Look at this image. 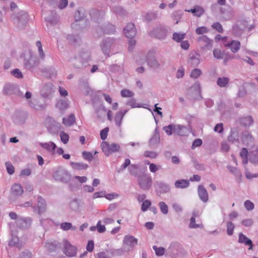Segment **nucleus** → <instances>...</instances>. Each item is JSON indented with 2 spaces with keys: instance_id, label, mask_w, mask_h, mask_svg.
<instances>
[{
  "instance_id": "603ef678",
  "label": "nucleus",
  "mask_w": 258,
  "mask_h": 258,
  "mask_svg": "<svg viewBox=\"0 0 258 258\" xmlns=\"http://www.w3.org/2000/svg\"><path fill=\"white\" fill-rule=\"evenodd\" d=\"M182 14V13L180 11H175L172 14L171 17L173 20L176 21V24L178 23L180 19L181 18Z\"/></svg>"
},
{
  "instance_id": "b1692460",
  "label": "nucleus",
  "mask_w": 258,
  "mask_h": 258,
  "mask_svg": "<svg viewBox=\"0 0 258 258\" xmlns=\"http://www.w3.org/2000/svg\"><path fill=\"white\" fill-rule=\"evenodd\" d=\"M198 191L200 200L203 202L206 203L208 201L209 197L208 192L204 186L202 185H199Z\"/></svg>"
},
{
  "instance_id": "5fc2aeb1",
  "label": "nucleus",
  "mask_w": 258,
  "mask_h": 258,
  "mask_svg": "<svg viewBox=\"0 0 258 258\" xmlns=\"http://www.w3.org/2000/svg\"><path fill=\"white\" fill-rule=\"evenodd\" d=\"M159 208L160 209L161 212L163 214H167L168 212V206L165 204L164 202H160L158 204Z\"/></svg>"
},
{
  "instance_id": "6e6552de",
  "label": "nucleus",
  "mask_w": 258,
  "mask_h": 258,
  "mask_svg": "<svg viewBox=\"0 0 258 258\" xmlns=\"http://www.w3.org/2000/svg\"><path fill=\"white\" fill-rule=\"evenodd\" d=\"M113 42V39L109 37L103 39L100 44V47L102 52L107 56H109L110 48Z\"/></svg>"
},
{
  "instance_id": "c9c22d12",
  "label": "nucleus",
  "mask_w": 258,
  "mask_h": 258,
  "mask_svg": "<svg viewBox=\"0 0 258 258\" xmlns=\"http://www.w3.org/2000/svg\"><path fill=\"white\" fill-rule=\"evenodd\" d=\"M11 193L15 196H21L23 192V189L22 186L20 184H14L11 189Z\"/></svg>"
},
{
  "instance_id": "0eeeda50",
  "label": "nucleus",
  "mask_w": 258,
  "mask_h": 258,
  "mask_svg": "<svg viewBox=\"0 0 258 258\" xmlns=\"http://www.w3.org/2000/svg\"><path fill=\"white\" fill-rule=\"evenodd\" d=\"M181 249V245L177 242H172L166 250L167 254L172 258L177 257Z\"/></svg>"
},
{
  "instance_id": "052dcab7",
  "label": "nucleus",
  "mask_w": 258,
  "mask_h": 258,
  "mask_svg": "<svg viewBox=\"0 0 258 258\" xmlns=\"http://www.w3.org/2000/svg\"><path fill=\"white\" fill-rule=\"evenodd\" d=\"M126 105L130 106L132 108L141 107V106L136 102L135 98H131L126 102Z\"/></svg>"
},
{
  "instance_id": "4468645a",
  "label": "nucleus",
  "mask_w": 258,
  "mask_h": 258,
  "mask_svg": "<svg viewBox=\"0 0 258 258\" xmlns=\"http://www.w3.org/2000/svg\"><path fill=\"white\" fill-rule=\"evenodd\" d=\"M31 219L28 217H19L16 221L17 226L22 229H27L30 227Z\"/></svg>"
},
{
  "instance_id": "2f4dec72",
  "label": "nucleus",
  "mask_w": 258,
  "mask_h": 258,
  "mask_svg": "<svg viewBox=\"0 0 258 258\" xmlns=\"http://www.w3.org/2000/svg\"><path fill=\"white\" fill-rule=\"evenodd\" d=\"M49 13L50 16H48L44 18L45 21L51 25H56L57 23L59 20L58 16L55 13H53L52 11H50Z\"/></svg>"
},
{
  "instance_id": "a18cd8bd",
  "label": "nucleus",
  "mask_w": 258,
  "mask_h": 258,
  "mask_svg": "<svg viewBox=\"0 0 258 258\" xmlns=\"http://www.w3.org/2000/svg\"><path fill=\"white\" fill-rule=\"evenodd\" d=\"M69 61L72 63L74 67L77 69H81L83 67L84 64L81 63V60L80 58L77 59L76 57L73 58H70Z\"/></svg>"
},
{
  "instance_id": "0e129e2a",
  "label": "nucleus",
  "mask_w": 258,
  "mask_h": 258,
  "mask_svg": "<svg viewBox=\"0 0 258 258\" xmlns=\"http://www.w3.org/2000/svg\"><path fill=\"white\" fill-rule=\"evenodd\" d=\"M5 165L6 166L8 173L10 175L13 174L15 172V169L12 163L9 162H6Z\"/></svg>"
},
{
  "instance_id": "f3484780",
  "label": "nucleus",
  "mask_w": 258,
  "mask_h": 258,
  "mask_svg": "<svg viewBox=\"0 0 258 258\" xmlns=\"http://www.w3.org/2000/svg\"><path fill=\"white\" fill-rule=\"evenodd\" d=\"M138 239L133 236L126 235L123 238V243L132 249L138 244Z\"/></svg>"
},
{
  "instance_id": "4d7b16f0",
  "label": "nucleus",
  "mask_w": 258,
  "mask_h": 258,
  "mask_svg": "<svg viewBox=\"0 0 258 258\" xmlns=\"http://www.w3.org/2000/svg\"><path fill=\"white\" fill-rule=\"evenodd\" d=\"M120 94L122 97H132L134 95L133 91L125 89L121 90Z\"/></svg>"
},
{
  "instance_id": "e2e57ef3",
  "label": "nucleus",
  "mask_w": 258,
  "mask_h": 258,
  "mask_svg": "<svg viewBox=\"0 0 258 258\" xmlns=\"http://www.w3.org/2000/svg\"><path fill=\"white\" fill-rule=\"evenodd\" d=\"M208 32L209 29L205 26L198 27L196 30V33L198 35L205 34Z\"/></svg>"
},
{
  "instance_id": "c756f323",
  "label": "nucleus",
  "mask_w": 258,
  "mask_h": 258,
  "mask_svg": "<svg viewBox=\"0 0 258 258\" xmlns=\"http://www.w3.org/2000/svg\"><path fill=\"white\" fill-rule=\"evenodd\" d=\"M188 133V130L185 126L175 124L174 134L180 136H184L187 135Z\"/></svg>"
},
{
  "instance_id": "8fccbe9b",
  "label": "nucleus",
  "mask_w": 258,
  "mask_h": 258,
  "mask_svg": "<svg viewBox=\"0 0 258 258\" xmlns=\"http://www.w3.org/2000/svg\"><path fill=\"white\" fill-rule=\"evenodd\" d=\"M60 228L63 231H68L70 229L72 230H75L77 229L76 226H73L71 223L70 222H63L60 225Z\"/></svg>"
},
{
  "instance_id": "de8ad7c7",
  "label": "nucleus",
  "mask_w": 258,
  "mask_h": 258,
  "mask_svg": "<svg viewBox=\"0 0 258 258\" xmlns=\"http://www.w3.org/2000/svg\"><path fill=\"white\" fill-rule=\"evenodd\" d=\"M70 209L74 211H77L80 207V202L78 199H73L69 203Z\"/></svg>"
},
{
  "instance_id": "680f3d73",
  "label": "nucleus",
  "mask_w": 258,
  "mask_h": 258,
  "mask_svg": "<svg viewBox=\"0 0 258 258\" xmlns=\"http://www.w3.org/2000/svg\"><path fill=\"white\" fill-rule=\"evenodd\" d=\"M60 138L61 141L64 144L68 143L69 140V136L68 134L62 131L60 133Z\"/></svg>"
},
{
  "instance_id": "f8f14e48",
  "label": "nucleus",
  "mask_w": 258,
  "mask_h": 258,
  "mask_svg": "<svg viewBox=\"0 0 258 258\" xmlns=\"http://www.w3.org/2000/svg\"><path fill=\"white\" fill-rule=\"evenodd\" d=\"M27 116L26 112L21 110H17L15 112L13 118L14 121L19 124H23Z\"/></svg>"
},
{
  "instance_id": "5701e85b",
  "label": "nucleus",
  "mask_w": 258,
  "mask_h": 258,
  "mask_svg": "<svg viewBox=\"0 0 258 258\" xmlns=\"http://www.w3.org/2000/svg\"><path fill=\"white\" fill-rule=\"evenodd\" d=\"M240 42L238 40H232L225 44V46L230 48L233 53L238 51L240 48Z\"/></svg>"
},
{
  "instance_id": "58836bf2",
  "label": "nucleus",
  "mask_w": 258,
  "mask_h": 258,
  "mask_svg": "<svg viewBox=\"0 0 258 258\" xmlns=\"http://www.w3.org/2000/svg\"><path fill=\"white\" fill-rule=\"evenodd\" d=\"M75 121L76 117L73 114L70 115L68 118L63 117L62 119V123L66 126H69L72 125Z\"/></svg>"
},
{
  "instance_id": "49530a36",
  "label": "nucleus",
  "mask_w": 258,
  "mask_h": 258,
  "mask_svg": "<svg viewBox=\"0 0 258 258\" xmlns=\"http://www.w3.org/2000/svg\"><path fill=\"white\" fill-rule=\"evenodd\" d=\"M130 173L135 176L138 177L140 175L138 174L139 166L137 164H132L128 168Z\"/></svg>"
},
{
  "instance_id": "dca6fc26",
  "label": "nucleus",
  "mask_w": 258,
  "mask_h": 258,
  "mask_svg": "<svg viewBox=\"0 0 258 258\" xmlns=\"http://www.w3.org/2000/svg\"><path fill=\"white\" fill-rule=\"evenodd\" d=\"M37 202V206H34L33 209L34 211H37L38 214L40 215L45 211L46 204L45 200L41 196L38 197Z\"/></svg>"
},
{
  "instance_id": "ea45409f",
  "label": "nucleus",
  "mask_w": 258,
  "mask_h": 258,
  "mask_svg": "<svg viewBox=\"0 0 258 258\" xmlns=\"http://www.w3.org/2000/svg\"><path fill=\"white\" fill-rule=\"evenodd\" d=\"M70 164L73 168L78 170L86 169L88 167V165L84 163H77L71 162Z\"/></svg>"
},
{
  "instance_id": "09e8293b",
  "label": "nucleus",
  "mask_w": 258,
  "mask_h": 258,
  "mask_svg": "<svg viewBox=\"0 0 258 258\" xmlns=\"http://www.w3.org/2000/svg\"><path fill=\"white\" fill-rule=\"evenodd\" d=\"M229 81L227 77H219L217 80V84L220 87H225Z\"/></svg>"
},
{
  "instance_id": "7ed1b4c3",
  "label": "nucleus",
  "mask_w": 258,
  "mask_h": 258,
  "mask_svg": "<svg viewBox=\"0 0 258 258\" xmlns=\"http://www.w3.org/2000/svg\"><path fill=\"white\" fill-rule=\"evenodd\" d=\"M138 182L141 189L149 190L152 186V179L150 175L143 174L138 176Z\"/></svg>"
},
{
  "instance_id": "cd10ccee",
  "label": "nucleus",
  "mask_w": 258,
  "mask_h": 258,
  "mask_svg": "<svg viewBox=\"0 0 258 258\" xmlns=\"http://www.w3.org/2000/svg\"><path fill=\"white\" fill-rule=\"evenodd\" d=\"M228 141L231 143H239V134L237 128L233 127L231 129V134L228 136Z\"/></svg>"
},
{
  "instance_id": "e433bc0d",
  "label": "nucleus",
  "mask_w": 258,
  "mask_h": 258,
  "mask_svg": "<svg viewBox=\"0 0 258 258\" xmlns=\"http://www.w3.org/2000/svg\"><path fill=\"white\" fill-rule=\"evenodd\" d=\"M174 185L177 188H185L189 186V181L186 179L177 180L175 182Z\"/></svg>"
},
{
  "instance_id": "9d476101",
  "label": "nucleus",
  "mask_w": 258,
  "mask_h": 258,
  "mask_svg": "<svg viewBox=\"0 0 258 258\" xmlns=\"http://www.w3.org/2000/svg\"><path fill=\"white\" fill-rule=\"evenodd\" d=\"M4 93L6 95L18 94L22 96L23 93L19 91L18 86L15 84H6L3 89Z\"/></svg>"
},
{
  "instance_id": "6ab92c4d",
  "label": "nucleus",
  "mask_w": 258,
  "mask_h": 258,
  "mask_svg": "<svg viewBox=\"0 0 258 258\" xmlns=\"http://www.w3.org/2000/svg\"><path fill=\"white\" fill-rule=\"evenodd\" d=\"M15 23L20 28H24L28 21V15L25 13L20 16H17L14 18Z\"/></svg>"
},
{
  "instance_id": "1a4fd4ad",
  "label": "nucleus",
  "mask_w": 258,
  "mask_h": 258,
  "mask_svg": "<svg viewBox=\"0 0 258 258\" xmlns=\"http://www.w3.org/2000/svg\"><path fill=\"white\" fill-rule=\"evenodd\" d=\"M146 61L148 66L153 69H157L160 67V63L156 59L154 52L149 51L146 56Z\"/></svg>"
},
{
  "instance_id": "a878e982",
  "label": "nucleus",
  "mask_w": 258,
  "mask_h": 258,
  "mask_svg": "<svg viewBox=\"0 0 258 258\" xmlns=\"http://www.w3.org/2000/svg\"><path fill=\"white\" fill-rule=\"evenodd\" d=\"M156 190L160 194L166 193L169 191L170 186L164 182H157L156 183Z\"/></svg>"
},
{
  "instance_id": "4c0bfd02",
  "label": "nucleus",
  "mask_w": 258,
  "mask_h": 258,
  "mask_svg": "<svg viewBox=\"0 0 258 258\" xmlns=\"http://www.w3.org/2000/svg\"><path fill=\"white\" fill-rule=\"evenodd\" d=\"M240 122L244 126H249L253 124V119L251 116L248 115L241 118Z\"/></svg>"
},
{
  "instance_id": "f704fd0d",
  "label": "nucleus",
  "mask_w": 258,
  "mask_h": 258,
  "mask_svg": "<svg viewBox=\"0 0 258 258\" xmlns=\"http://www.w3.org/2000/svg\"><path fill=\"white\" fill-rule=\"evenodd\" d=\"M248 159L250 162L253 164L258 163V149L255 148L248 154Z\"/></svg>"
},
{
  "instance_id": "aec40b11",
  "label": "nucleus",
  "mask_w": 258,
  "mask_h": 258,
  "mask_svg": "<svg viewBox=\"0 0 258 258\" xmlns=\"http://www.w3.org/2000/svg\"><path fill=\"white\" fill-rule=\"evenodd\" d=\"M124 33L128 38H132L136 35V29L133 23H130L127 24L123 30Z\"/></svg>"
},
{
  "instance_id": "c85d7f7f",
  "label": "nucleus",
  "mask_w": 258,
  "mask_h": 258,
  "mask_svg": "<svg viewBox=\"0 0 258 258\" xmlns=\"http://www.w3.org/2000/svg\"><path fill=\"white\" fill-rule=\"evenodd\" d=\"M29 105L36 109V110H42L44 109L46 107V105L45 104H41L40 103V102L36 99H33L32 100H30L29 101Z\"/></svg>"
},
{
  "instance_id": "f03ea898",
  "label": "nucleus",
  "mask_w": 258,
  "mask_h": 258,
  "mask_svg": "<svg viewBox=\"0 0 258 258\" xmlns=\"http://www.w3.org/2000/svg\"><path fill=\"white\" fill-rule=\"evenodd\" d=\"M53 177L56 181L67 183L71 180L72 176L64 168L59 166L54 171Z\"/></svg>"
},
{
  "instance_id": "a211bd4d",
  "label": "nucleus",
  "mask_w": 258,
  "mask_h": 258,
  "mask_svg": "<svg viewBox=\"0 0 258 258\" xmlns=\"http://www.w3.org/2000/svg\"><path fill=\"white\" fill-rule=\"evenodd\" d=\"M201 55L196 52H192L189 54L188 63L193 67H197L200 62Z\"/></svg>"
},
{
  "instance_id": "864d4df0",
  "label": "nucleus",
  "mask_w": 258,
  "mask_h": 258,
  "mask_svg": "<svg viewBox=\"0 0 258 258\" xmlns=\"http://www.w3.org/2000/svg\"><path fill=\"white\" fill-rule=\"evenodd\" d=\"M175 128V124H171L169 125L163 127V130L167 134V135L170 136L174 133Z\"/></svg>"
},
{
  "instance_id": "c03bdc74",
  "label": "nucleus",
  "mask_w": 258,
  "mask_h": 258,
  "mask_svg": "<svg viewBox=\"0 0 258 258\" xmlns=\"http://www.w3.org/2000/svg\"><path fill=\"white\" fill-rule=\"evenodd\" d=\"M75 19L76 21H79L84 19L85 11L83 9L78 10L75 14Z\"/></svg>"
},
{
  "instance_id": "ddd939ff",
  "label": "nucleus",
  "mask_w": 258,
  "mask_h": 258,
  "mask_svg": "<svg viewBox=\"0 0 258 258\" xmlns=\"http://www.w3.org/2000/svg\"><path fill=\"white\" fill-rule=\"evenodd\" d=\"M198 41L202 45V48L204 50H210L212 47L213 40L210 39L206 35L199 37Z\"/></svg>"
},
{
  "instance_id": "473e14b6",
  "label": "nucleus",
  "mask_w": 258,
  "mask_h": 258,
  "mask_svg": "<svg viewBox=\"0 0 258 258\" xmlns=\"http://www.w3.org/2000/svg\"><path fill=\"white\" fill-rule=\"evenodd\" d=\"M60 124L52 120L51 124L47 126V129L50 134H56L60 129Z\"/></svg>"
},
{
  "instance_id": "338daca9",
  "label": "nucleus",
  "mask_w": 258,
  "mask_h": 258,
  "mask_svg": "<svg viewBox=\"0 0 258 258\" xmlns=\"http://www.w3.org/2000/svg\"><path fill=\"white\" fill-rule=\"evenodd\" d=\"M213 55L217 59H222L223 57V52L219 49H215L213 50Z\"/></svg>"
},
{
  "instance_id": "2eb2a0df",
  "label": "nucleus",
  "mask_w": 258,
  "mask_h": 258,
  "mask_svg": "<svg viewBox=\"0 0 258 258\" xmlns=\"http://www.w3.org/2000/svg\"><path fill=\"white\" fill-rule=\"evenodd\" d=\"M53 87L52 84L44 85L41 91V96L45 98H50L54 92Z\"/></svg>"
},
{
  "instance_id": "bf43d9fd",
  "label": "nucleus",
  "mask_w": 258,
  "mask_h": 258,
  "mask_svg": "<svg viewBox=\"0 0 258 258\" xmlns=\"http://www.w3.org/2000/svg\"><path fill=\"white\" fill-rule=\"evenodd\" d=\"M112 11L116 14L123 16L125 14V11L121 7L115 6L112 8Z\"/></svg>"
},
{
  "instance_id": "72a5a7b5",
  "label": "nucleus",
  "mask_w": 258,
  "mask_h": 258,
  "mask_svg": "<svg viewBox=\"0 0 258 258\" xmlns=\"http://www.w3.org/2000/svg\"><path fill=\"white\" fill-rule=\"evenodd\" d=\"M127 112V110H120L116 112L115 116V124L118 127H120L121 125V121L124 115Z\"/></svg>"
},
{
  "instance_id": "393cba45",
  "label": "nucleus",
  "mask_w": 258,
  "mask_h": 258,
  "mask_svg": "<svg viewBox=\"0 0 258 258\" xmlns=\"http://www.w3.org/2000/svg\"><path fill=\"white\" fill-rule=\"evenodd\" d=\"M89 13L91 19L97 22H98L99 19H102L104 15L103 12H100L95 9H91Z\"/></svg>"
},
{
  "instance_id": "9b49d317",
  "label": "nucleus",
  "mask_w": 258,
  "mask_h": 258,
  "mask_svg": "<svg viewBox=\"0 0 258 258\" xmlns=\"http://www.w3.org/2000/svg\"><path fill=\"white\" fill-rule=\"evenodd\" d=\"M98 36L100 37L102 34H111L115 31V26L111 24H107L103 27H98L97 28Z\"/></svg>"
},
{
  "instance_id": "4be33fe9",
  "label": "nucleus",
  "mask_w": 258,
  "mask_h": 258,
  "mask_svg": "<svg viewBox=\"0 0 258 258\" xmlns=\"http://www.w3.org/2000/svg\"><path fill=\"white\" fill-rule=\"evenodd\" d=\"M241 140L243 143L247 146H252L254 144L252 136L247 132H243Z\"/></svg>"
},
{
  "instance_id": "f257e3e1",
  "label": "nucleus",
  "mask_w": 258,
  "mask_h": 258,
  "mask_svg": "<svg viewBox=\"0 0 258 258\" xmlns=\"http://www.w3.org/2000/svg\"><path fill=\"white\" fill-rule=\"evenodd\" d=\"M39 63V59L30 52L25 57L24 66L32 72H36L38 69Z\"/></svg>"
},
{
  "instance_id": "3c124183",
  "label": "nucleus",
  "mask_w": 258,
  "mask_h": 258,
  "mask_svg": "<svg viewBox=\"0 0 258 258\" xmlns=\"http://www.w3.org/2000/svg\"><path fill=\"white\" fill-rule=\"evenodd\" d=\"M160 141V135L158 134H154L149 141L150 145L153 147L157 145Z\"/></svg>"
},
{
  "instance_id": "a19ab883",
  "label": "nucleus",
  "mask_w": 258,
  "mask_h": 258,
  "mask_svg": "<svg viewBox=\"0 0 258 258\" xmlns=\"http://www.w3.org/2000/svg\"><path fill=\"white\" fill-rule=\"evenodd\" d=\"M227 168L229 171L232 173L237 178L240 179L242 177V174L238 169L236 167L230 165L227 166Z\"/></svg>"
},
{
  "instance_id": "7c9ffc66",
  "label": "nucleus",
  "mask_w": 258,
  "mask_h": 258,
  "mask_svg": "<svg viewBox=\"0 0 258 258\" xmlns=\"http://www.w3.org/2000/svg\"><path fill=\"white\" fill-rule=\"evenodd\" d=\"M40 146L48 152L53 153L57 148L55 143L52 142L48 143H40Z\"/></svg>"
},
{
  "instance_id": "39448f33",
  "label": "nucleus",
  "mask_w": 258,
  "mask_h": 258,
  "mask_svg": "<svg viewBox=\"0 0 258 258\" xmlns=\"http://www.w3.org/2000/svg\"><path fill=\"white\" fill-rule=\"evenodd\" d=\"M101 148L105 155L109 156L111 154L118 151L120 146L115 143L110 144L107 142L103 141L101 143Z\"/></svg>"
},
{
  "instance_id": "20e7f679",
  "label": "nucleus",
  "mask_w": 258,
  "mask_h": 258,
  "mask_svg": "<svg viewBox=\"0 0 258 258\" xmlns=\"http://www.w3.org/2000/svg\"><path fill=\"white\" fill-rule=\"evenodd\" d=\"M77 250V247L73 245L68 240H63L62 251L66 256L70 257L75 256Z\"/></svg>"
},
{
  "instance_id": "69168bd1",
  "label": "nucleus",
  "mask_w": 258,
  "mask_h": 258,
  "mask_svg": "<svg viewBox=\"0 0 258 258\" xmlns=\"http://www.w3.org/2000/svg\"><path fill=\"white\" fill-rule=\"evenodd\" d=\"M32 253L28 250H25L20 254L18 258H32Z\"/></svg>"
},
{
  "instance_id": "423d86ee",
  "label": "nucleus",
  "mask_w": 258,
  "mask_h": 258,
  "mask_svg": "<svg viewBox=\"0 0 258 258\" xmlns=\"http://www.w3.org/2000/svg\"><path fill=\"white\" fill-rule=\"evenodd\" d=\"M150 34L159 40H164L167 36L168 30L165 27L157 26L151 31Z\"/></svg>"
},
{
  "instance_id": "bb28decb",
  "label": "nucleus",
  "mask_w": 258,
  "mask_h": 258,
  "mask_svg": "<svg viewBox=\"0 0 258 258\" xmlns=\"http://www.w3.org/2000/svg\"><path fill=\"white\" fill-rule=\"evenodd\" d=\"M238 242L249 246V249H251L253 246L252 241L242 233H239Z\"/></svg>"
},
{
  "instance_id": "6e6d98bb",
  "label": "nucleus",
  "mask_w": 258,
  "mask_h": 258,
  "mask_svg": "<svg viewBox=\"0 0 258 258\" xmlns=\"http://www.w3.org/2000/svg\"><path fill=\"white\" fill-rule=\"evenodd\" d=\"M153 248L157 256H162L165 254V249L163 247H158L157 246L154 245Z\"/></svg>"
},
{
  "instance_id": "774afa93",
  "label": "nucleus",
  "mask_w": 258,
  "mask_h": 258,
  "mask_svg": "<svg viewBox=\"0 0 258 258\" xmlns=\"http://www.w3.org/2000/svg\"><path fill=\"white\" fill-rule=\"evenodd\" d=\"M202 74V71L199 69H195L190 73V77L194 79H197Z\"/></svg>"
},
{
  "instance_id": "79ce46f5",
  "label": "nucleus",
  "mask_w": 258,
  "mask_h": 258,
  "mask_svg": "<svg viewBox=\"0 0 258 258\" xmlns=\"http://www.w3.org/2000/svg\"><path fill=\"white\" fill-rule=\"evenodd\" d=\"M56 106L61 110H65L69 106V101L64 99H60L57 102Z\"/></svg>"
},
{
  "instance_id": "13d9d810",
  "label": "nucleus",
  "mask_w": 258,
  "mask_h": 258,
  "mask_svg": "<svg viewBox=\"0 0 258 258\" xmlns=\"http://www.w3.org/2000/svg\"><path fill=\"white\" fill-rule=\"evenodd\" d=\"M234 228L235 226L232 222L229 221L227 223V233L228 235L231 236L233 234Z\"/></svg>"
},
{
  "instance_id": "412c9836",
  "label": "nucleus",
  "mask_w": 258,
  "mask_h": 258,
  "mask_svg": "<svg viewBox=\"0 0 258 258\" xmlns=\"http://www.w3.org/2000/svg\"><path fill=\"white\" fill-rule=\"evenodd\" d=\"M67 39L70 44L75 46H79L82 43L81 38L78 34H69Z\"/></svg>"
},
{
  "instance_id": "37998d69",
  "label": "nucleus",
  "mask_w": 258,
  "mask_h": 258,
  "mask_svg": "<svg viewBox=\"0 0 258 258\" xmlns=\"http://www.w3.org/2000/svg\"><path fill=\"white\" fill-rule=\"evenodd\" d=\"M185 37L184 33L174 32L172 35V39L176 42H181Z\"/></svg>"
}]
</instances>
